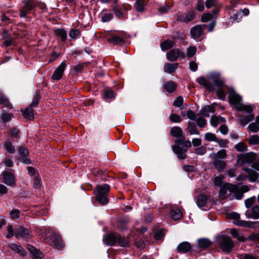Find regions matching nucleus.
I'll return each mask as SVG.
<instances>
[{
  "instance_id": "052dcab7",
  "label": "nucleus",
  "mask_w": 259,
  "mask_h": 259,
  "mask_svg": "<svg viewBox=\"0 0 259 259\" xmlns=\"http://www.w3.org/2000/svg\"><path fill=\"white\" fill-rule=\"evenodd\" d=\"M113 14L111 13H106L102 17V21L103 22H107L112 19Z\"/></svg>"
},
{
  "instance_id": "0e129e2a",
  "label": "nucleus",
  "mask_w": 259,
  "mask_h": 259,
  "mask_svg": "<svg viewBox=\"0 0 259 259\" xmlns=\"http://www.w3.org/2000/svg\"><path fill=\"white\" fill-rule=\"evenodd\" d=\"M170 10V7L167 5L166 4H164L163 6H160L159 8V12L161 14H164L167 13Z\"/></svg>"
},
{
  "instance_id": "603ef678",
  "label": "nucleus",
  "mask_w": 259,
  "mask_h": 259,
  "mask_svg": "<svg viewBox=\"0 0 259 259\" xmlns=\"http://www.w3.org/2000/svg\"><path fill=\"white\" fill-rule=\"evenodd\" d=\"M20 212L17 209L12 210L10 212V217L12 219H18L20 217Z\"/></svg>"
},
{
  "instance_id": "a211bd4d",
  "label": "nucleus",
  "mask_w": 259,
  "mask_h": 259,
  "mask_svg": "<svg viewBox=\"0 0 259 259\" xmlns=\"http://www.w3.org/2000/svg\"><path fill=\"white\" fill-rule=\"evenodd\" d=\"M3 181L8 186H12L15 183L14 175L9 171H5L3 173Z\"/></svg>"
},
{
  "instance_id": "79ce46f5",
  "label": "nucleus",
  "mask_w": 259,
  "mask_h": 259,
  "mask_svg": "<svg viewBox=\"0 0 259 259\" xmlns=\"http://www.w3.org/2000/svg\"><path fill=\"white\" fill-rule=\"evenodd\" d=\"M224 178V176L222 175L214 177L213 179L214 185L219 186L220 187V188H221V186H223V185H224L223 184V181Z\"/></svg>"
},
{
  "instance_id": "864d4df0",
  "label": "nucleus",
  "mask_w": 259,
  "mask_h": 259,
  "mask_svg": "<svg viewBox=\"0 0 259 259\" xmlns=\"http://www.w3.org/2000/svg\"><path fill=\"white\" fill-rule=\"evenodd\" d=\"M164 235V233L163 229L157 230L154 233V237L156 240L161 239Z\"/></svg>"
},
{
  "instance_id": "c756f323",
  "label": "nucleus",
  "mask_w": 259,
  "mask_h": 259,
  "mask_svg": "<svg viewBox=\"0 0 259 259\" xmlns=\"http://www.w3.org/2000/svg\"><path fill=\"white\" fill-rule=\"evenodd\" d=\"M213 165L218 171H222L226 166V163L222 160L219 159H212Z\"/></svg>"
},
{
  "instance_id": "f03ea898",
  "label": "nucleus",
  "mask_w": 259,
  "mask_h": 259,
  "mask_svg": "<svg viewBox=\"0 0 259 259\" xmlns=\"http://www.w3.org/2000/svg\"><path fill=\"white\" fill-rule=\"evenodd\" d=\"M248 191L246 186L238 187L230 183H225L221 186L219 191V197L222 200L236 199L240 200L243 196V193Z\"/></svg>"
},
{
  "instance_id": "4be33fe9",
  "label": "nucleus",
  "mask_w": 259,
  "mask_h": 259,
  "mask_svg": "<svg viewBox=\"0 0 259 259\" xmlns=\"http://www.w3.org/2000/svg\"><path fill=\"white\" fill-rule=\"evenodd\" d=\"M195 17V13L193 11H189L187 13L179 16V20L188 22L192 21Z\"/></svg>"
},
{
  "instance_id": "a878e982",
  "label": "nucleus",
  "mask_w": 259,
  "mask_h": 259,
  "mask_svg": "<svg viewBox=\"0 0 259 259\" xmlns=\"http://www.w3.org/2000/svg\"><path fill=\"white\" fill-rule=\"evenodd\" d=\"M9 247L15 251L17 253H18L21 256H25L26 254V252L25 250L22 248V247L16 244H10L9 245Z\"/></svg>"
},
{
  "instance_id": "7ed1b4c3",
  "label": "nucleus",
  "mask_w": 259,
  "mask_h": 259,
  "mask_svg": "<svg viewBox=\"0 0 259 259\" xmlns=\"http://www.w3.org/2000/svg\"><path fill=\"white\" fill-rule=\"evenodd\" d=\"M103 241L110 246L116 244L121 247H126L128 245L127 240L116 234L107 235L104 237Z\"/></svg>"
},
{
  "instance_id": "423d86ee",
  "label": "nucleus",
  "mask_w": 259,
  "mask_h": 259,
  "mask_svg": "<svg viewBox=\"0 0 259 259\" xmlns=\"http://www.w3.org/2000/svg\"><path fill=\"white\" fill-rule=\"evenodd\" d=\"M24 6L20 9V16L25 18L27 14L36 6V3L33 0H27L24 2Z\"/></svg>"
},
{
  "instance_id": "e433bc0d",
  "label": "nucleus",
  "mask_w": 259,
  "mask_h": 259,
  "mask_svg": "<svg viewBox=\"0 0 259 259\" xmlns=\"http://www.w3.org/2000/svg\"><path fill=\"white\" fill-rule=\"evenodd\" d=\"M145 2L144 0H137L134 7L136 11L138 12H142L144 10Z\"/></svg>"
},
{
  "instance_id": "f3484780",
  "label": "nucleus",
  "mask_w": 259,
  "mask_h": 259,
  "mask_svg": "<svg viewBox=\"0 0 259 259\" xmlns=\"http://www.w3.org/2000/svg\"><path fill=\"white\" fill-rule=\"evenodd\" d=\"M29 231L23 227H19L15 230V236L16 238H28L29 236Z\"/></svg>"
},
{
  "instance_id": "f704fd0d",
  "label": "nucleus",
  "mask_w": 259,
  "mask_h": 259,
  "mask_svg": "<svg viewBox=\"0 0 259 259\" xmlns=\"http://www.w3.org/2000/svg\"><path fill=\"white\" fill-rule=\"evenodd\" d=\"M54 245L58 249H61L64 246V244L62 242L61 237L60 235H57L55 236L54 239Z\"/></svg>"
},
{
  "instance_id": "f8f14e48",
  "label": "nucleus",
  "mask_w": 259,
  "mask_h": 259,
  "mask_svg": "<svg viewBox=\"0 0 259 259\" xmlns=\"http://www.w3.org/2000/svg\"><path fill=\"white\" fill-rule=\"evenodd\" d=\"M170 133L172 136L179 138V140L176 141L177 144L181 145L182 142L184 141L185 138L182 136V130L180 127H173L171 129Z\"/></svg>"
},
{
  "instance_id": "e2e57ef3",
  "label": "nucleus",
  "mask_w": 259,
  "mask_h": 259,
  "mask_svg": "<svg viewBox=\"0 0 259 259\" xmlns=\"http://www.w3.org/2000/svg\"><path fill=\"white\" fill-rule=\"evenodd\" d=\"M196 122L198 126L200 127H203L206 125V121L205 119L202 117H198L196 119Z\"/></svg>"
},
{
  "instance_id": "72a5a7b5",
  "label": "nucleus",
  "mask_w": 259,
  "mask_h": 259,
  "mask_svg": "<svg viewBox=\"0 0 259 259\" xmlns=\"http://www.w3.org/2000/svg\"><path fill=\"white\" fill-rule=\"evenodd\" d=\"M175 42L174 41L170 39H167L160 45V47L163 51H166L171 48L174 46Z\"/></svg>"
},
{
  "instance_id": "20e7f679",
  "label": "nucleus",
  "mask_w": 259,
  "mask_h": 259,
  "mask_svg": "<svg viewBox=\"0 0 259 259\" xmlns=\"http://www.w3.org/2000/svg\"><path fill=\"white\" fill-rule=\"evenodd\" d=\"M110 187L107 184L99 185L97 187V192L96 199L101 204L104 205L108 203L107 194L109 191Z\"/></svg>"
},
{
  "instance_id": "5fc2aeb1",
  "label": "nucleus",
  "mask_w": 259,
  "mask_h": 259,
  "mask_svg": "<svg viewBox=\"0 0 259 259\" xmlns=\"http://www.w3.org/2000/svg\"><path fill=\"white\" fill-rule=\"evenodd\" d=\"M12 116V114L4 113L2 114L1 119L4 122H8L11 119Z\"/></svg>"
},
{
  "instance_id": "a18cd8bd",
  "label": "nucleus",
  "mask_w": 259,
  "mask_h": 259,
  "mask_svg": "<svg viewBox=\"0 0 259 259\" xmlns=\"http://www.w3.org/2000/svg\"><path fill=\"white\" fill-rule=\"evenodd\" d=\"M248 129L249 132L257 133L259 130V125L256 122H252L249 124Z\"/></svg>"
},
{
  "instance_id": "0eeeda50",
  "label": "nucleus",
  "mask_w": 259,
  "mask_h": 259,
  "mask_svg": "<svg viewBox=\"0 0 259 259\" xmlns=\"http://www.w3.org/2000/svg\"><path fill=\"white\" fill-rule=\"evenodd\" d=\"M243 170L247 172L248 174V176L245 175H240L239 176L237 180L238 181H244L248 178L249 181L251 182H255L258 177V174L255 172L254 170L249 168H243Z\"/></svg>"
},
{
  "instance_id": "ddd939ff",
  "label": "nucleus",
  "mask_w": 259,
  "mask_h": 259,
  "mask_svg": "<svg viewBox=\"0 0 259 259\" xmlns=\"http://www.w3.org/2000/svg\"><path fill=\"white\" fill-rule=\"evenodd\" d=\"M66 65L65 61H63L60 65L55 70L52 76V78L54 80H59L62 76Z\"/></svg>"
},
{
  "instance_id": "9b49d317",
  "label": "nucleus",
  "mask_w": 259,
  "mask_h": 259,
  "mask_svg": "<svg viewBox=\"0 0 259 259\" xmlns=\"http://www.w3.org/2000/svg\"><path fill=\"white\" fill-rule=\"evenodd\" d=\"M209 79L212 80L214 85L219 88L224 85V81L220 78V74L218 72H212L207 74Z\"/></svg>"
},
{
  "instance_id": "5701e85b",
  "label": "nucleus",
  "mask_w": 259,
  "mask_h": 259,
  "mask_svg": "<svg viewBox=\"0 0 259 259\" xmlns=\"http://www.w3.org/2000/svg\"><path fill=\"white\" fill-rule=\"evenodd\" d=\"M27 248L31 252L34 258L39 259L43 257L44 255L40 251L36 249L34 247L31 245H28Z\"/></svg>"
},
{
  "instance_id": "bb28decb",
  "label": "nucleus",
  "mask_w": 259,
  "mask_h": 259,
  "mask_svg": "<svg viewBox=\"0 0 259 259\" xmlns=\"http://www.w3.org/2000/svg\"><path fill=\"white\" fill-rule=\"evenodd\" d=\"M178 251L183 253H186L189 251L191 248V244L187 242H184L180 243L178 247Z\"/></svg>"
},
{
  "instance_id": "8fccbe9b",
  "label": "nucleus",
  "mask_w": 259,
  "mask_h": 259,
  "mask_svg": "<svg viewBox=\"0 0 259 259\" xmlns=\"http://www.w3.org/2000/svg\"><path fill=\"white\" fill-rule=\"evenodd\" d=\"M248 142L252 145L259 144V137L257 135H253L248 139Z\"/></svg>"
},
{
  "instance_id": "412c9836",
  "label": "nucleus",
  "mask_w": 259,
  "mask_h": 259,
  "mask_svg": "<svg viewBox=\"0 0 259 259\" xmlns=\"http://www.w3.org/2000/svg\"><path fill=\"white\" fill-rule=\"evenodd\" d=\"M203 33L202 26L197 25L193 27L191 30L192 37L194 38L199 37Z\"/></svg>"
},
{
  "instance_id": "13d9d810",
  "label": "nucleus",
  "mask_w": 259,
  "mask_h": 259,
  "mask_svg": "<svg viewBox=\"0 0 259 259\" xmlns=\"http://www.w3.org/2000/svg\"><path fill=\"white\" fill-rule=\"evenodd\" d=\"M215 142L218 143L221 147H226L229 143L227 140H224L221 139H217Z\"/></svg>"
},
{
  "instance_id": "2f4dec72",
  "label": "nucleus",
  "mask_w": 259,
  "mask_h": 259,
  "mask_svg": "<svg viewBox=\"0 0 259 259\" xmlns=\"http://www.w3.org/2000/svg\"><path fill=\"white\" fill-rule=\"evenodd\" d=\"M55 34L61 39V40L64 41L67 39V32L63 29H57L54 30Z\"/></svg>"
},
{
  "instance_id": "dca6fc26",
  "label": "nucleus",
  "mask_w": 259,
  "mask_h": 259,
  "mask_svg": "<svg viewBox=\"0 0 259 259\" xmlns=\"http://www.w3.org/2000/svg\"><path fill=\"white\" fill-rule=\"evenodd\" d=\"M197 82L201 85L203 86L207 90L212 91L214 89L213 84L204 77H200L197 78Z\"/></svg>"
},
{
  "instance_id": "09e8293b",
  "label": "nucleus",
  "mask_w": 259,
  "mask_h": 259,
  "mask_svg": "<svg viewBox=\"0 0 259 259\" xmlns=\"http://www.w3.org/2000/svg\"><path fill=\"white\" fill-rule=\"evenodd\" d=\"M235 148L238 151L243 152V151H245L247 150V146L244 143L240 142V143L237 144L235 146Z\"/></svg>"
},
{
  "instance_id": "ea45409f",
  "label": "nucleus",
  "mask_w": 259,
  "mask_h": 259,
  "mask_svg": "<svg viewBox=\"0 0 259 259\" xmlns=\"http://www.w3.org/2000/svg\"><path fill=\"white\" fill-rule=\"evenodd\" d=\"M33 112L31 107H27L23 110L22 114L26 118L31 119L33 117Z\"/></svg>"
},
{
  "instance_id": "4468645a",
  "label": "nucleus",
  "mask_w": 259,
  "mask_h": 259,
  "mask_svg": "<svg viewBox=\"0 0 259 259\" xmlns=\"http://www.w3.org/2000/svg\"><path fill=\"white\" fill-rule=\"evenodd\" d=\"M245 214L248 218L252 219H258L259 206L257 205L253 206L246 211Z\"/></svg>"
},
{
  "instance_id": "6e6d98bb",
  "label": "nucleus",
  "mask_w": 259,
  "mask_h": 259,
  "mask_svg": "<svg viewBox=\"0 0 259 259\" xmlns=\"http://www.w3.org/2000/svg\"><path fill=\"white\" fill-rule=\"evenodd\" d=\"M0 104H3L5 107L7 108H11L12 105L7 100L6 98L4 96L0 97Z\"/></svg>"
},
{
  "instance_id": "69168bd1",
  "label": "nucleus",
  "mask_w": 259,
  "mask_h": 259,
  "mask_svg": "<svg viewBox=\"0 0 259 259\" xmlns=\"http://www.w3.org/2000/svg\"><path fill=\"white\" fill-rule=\"evenodd\" d=\"M195 153L202 155L204 154L206 152V150L205 147L201 146L197 148L195 150Z\"/></svg>"
},
{
  "instance_id": "4d7b16f0",
  "label": "nucleus",
  "mask_w": 259,
  "mask_h": 259,
  "mask_svg": "<svg viewBox=\"0 0 259 259\" xmlns=\"http://www.w3.org/2000/svg\"><path fill=\"white\" fill-rule=\"evenodd\" d=\"M184 102L183 98L180 96L178 97L174 102V105L176 107H181Z\"/></svg>"
},
{
  "instance_id": "9d476101",
  "label": "nucleus",
  "mask_w": 259,
  "mask_h": 259,
  "mask_svg": "<svg viewBox=\"0 0 259 259\" xmlns=\"http://www.w3.org/2000/svg\"><path fill=\"white\" fill-rule=\"evenodd\" d=\"M228 217L234 220L233 223L239 226L247 227L248 226V222L240 220V214L236 212H232L228 215Z\"/></svg>"
},
{
  "instance_id": "7c9ffc66",
  "label": "nucleus",
  "mask_w": 259,
  "mask_h": 259,
  "mask_svg": "<svg viewBox=\"0 0 259 259\" xmlns=\"http://www.w3.org/2000/svg\"><path fill=\"white\" fill-rule=\"evenodd\" d=\"M178 65V63H167L164 66V70L168 73H172L177 69Z\"/></svg>"
},
{
  "instance_id": "393cba45",
  "label": "nucleus",
  "mask_w": 259,
  "mask_h": 259,
  "mask_svg": "<svg viewBox=\"0 0 259 259\" xmlns=\"http://www.w3.org/2000/svg\"><path fill=\"white\" fill-rule=\"evenodd\" d=\"M227 155L226 151L222 149L217 153H212L209 155V157L211 159H224Z\"/></svg>"
},
{
  "instance_id": "c03bdc74",
  "label": "nucleus",
  "mask_w": 259,
  "mask_h": 259,
  "mask_svg": "<svg viewBox=\"0 0 259 259\" xmlns=\"http://www.w3.org/2000/svg\"><path fill=\"white\" fill-rule=\"evenodd\" d=\"M104 98L107 100L113 99L115 98V94L111 90L108 89L104 91Z\"/></svg>"
},
{
  "instance_id": "37998d69",
  "label": "nucleus",
  "mask_w": 259,
  "mask_h": 259,
  "mask_svg": "<svg viewBox=\"0 0 259 259\" xmlns=\"http://www.w3.org/2000/svg\"><path fill=\"white\" fill-rule=\"evenodd\" d=\"M176 84L174 82L170 81L164 85L165 90L168 93H172L176 90Z\"/></svg>"
},
{
  "instance_id": "1a4fd4ad",
  "label": "nucleus",
  "mask_w": 259,
  "mask_h": 259,
  "mask_svg": "<svg viewBox=\"0 0 259 259\" xmlns=\"http://www.w3.org/2000/svg\"><path fill=\"white\" fill-rule=\"evenodd\" d=\"M179 57L183 59L185 57V54L178 49H173L166 54L167 59L171 62L177 60Z\"/></svg>"
},
{
  "instance_id": "de8ad7c7",
  "label": "nucleus",
  "mask_w": 259,
  "mask_h": 259,
  "mask_svg": "<svg viewBox=\"0 0 259 259\" xmlns=\"http://www.w3.org/2000/svg\"><path fill=\"white\" fill-rule=\"evenodd\" d=\"M217 137L216 136L211 133H207L204 135V139L206 141H214L217 140Z\"/></svg>"
},
{
  "instance_id": "2eb2a0df",
  "label": "nucleus",
  "mask_w": 259,
  "mask_h": 259,
  "mask_svg": "<svg viewBox=\"0 0 259 259\" xmlns=\"http://www.w3.org/2000/svg\"><path fill=\"white\" fill-rule=\"evenodd\" d=\"M207 199L208 196L207 195L203 194L199 195L196 200L197 206L202 210H207L208 209L207 207L206 208L203 207L206 206Z\"/></svg>"
},
{
  "instance_id": "c9c22d12",
  "label": "nucleus",
  "mask_w": 259,
  "mask_h": 259,
  "mask_svg": "<svg viewBox=\"0 0 259 259\" xmlns=\"http://www.w3.org/2000/svg\"><path fill=\"white\" fill-rule=\"evenodd\" d=\"M171 218L174 220H179L182 217V213L179 209H172L170 211Z\"/></svg>"
},
{
  "instance_id": "774afa93",
  "label": "nucleus",
  "mask_w": 259,
  "mask_h": 259,
  "mask_svg": "<svg viewBox=\"0 0 259 259\" xmlns=\"http://www.w3.org/2000/svg\"><path fill=\"white\" fill-rule=\"evenodd\" d=\"M239 257L240 259H257L256 257L250 254H239Z\"/></svg>"
},
{
  "instance_id": "6e6552de",
  "label": "nucleus",
  "mask_w": 259,
  "mask_h": 259,
  "mask_svg": "<svg viewBox=\"0 0 259 259\" xmlns=\"http://www.w3.org/2000/svg\"><path fill=\"white\" fill-rule=\"evenodd\" d=\"M256 155L253 153H248L241 155L238 159V163L243 165L247 163H252L255 160Z\"/></svg>"
},
{
  "instance_id": "c85d7f7f",
  "label": "nucleus",
  "mask_w": 259,
  "mask_h": 259,
  "mask_svg": "<svg viewBox=\"0 0 259 259\" xmlns=\"http://www.w3.org/2000/svg\"><path fill=\"white\" fill-rule=\"evenodd\" d=\"M214 112V109L213 107L210 106H205L200 110V114L202 116L208 117L210 113Z\"/></svg>"
},
{
  "instance_id": "b1692460",
  "label": "nucleus",
  "mask_w": 259,
  "mask_h": 259,
  "mask_svg": "<svg viewBox=\"0 0 259 259\" xmlns=\"http://www.w3.org/2000/svg\"><path fill=\"white\" fill-rule=\"evenodd\" d=\"M3 148L7 152L11 154L14 153L15 151L14 146L9 140H7L4 142Z\"/></svg>"
},
{
  "instance_id": "aec40b11",
  "label": "nucleus",
  "mask_w": 259,
  "mask_h": 259,
  "mask_svg": "<svg viewBox=\"0 0 259 259\" xmlns=\"http://www.w3.org/2000/svg\"><path fill=\"white\" fill-rule=\"evenodd\" d=\"M172 150L179 159L184 160L186 158L187 149H182L180 146L175 145L173 146Z\"/></svg>"
},
{
  "instance_id": "338daca9",
  "label": "nucleus",
  "mask_w": 259,
  "mask_h": 259,
  "mask_svg": "<svg viewBox=\"0 0 259 259\" xmlns=\"http://www.w3.org/2000/svg\"><path fill=\"white\" fill-rule=\"evenodd\" d=\"M217 94L218 98L221 100H224L226 97V95L225 92L221 89V88H219L217 91Z\"/></svg>"
},
{
  "instance_id": "39448f33",
  "label": "nucleus",
  "mask_w": 259,
  "mask_h": 259,
  "mask_svg": "<svg viewBox=\"0 0 259 259\" xmlns=\"http://www.w3.org/2000/svg\"><path fill=\"white\" fill-rule=\"evenodd\" d=\"M217 242L222 251L226 253L230 252L234 246V243L231 239L225 235L219 236Z\"/></svg>"
},
{
  "instance_id": "f257e3e1",
  "label": "nucleus",
  "mask_w": 259,
  "mask_h": 259,
  "mask_svg": "<svg viewBox=\"0 0 259 259\" xmlns=\"http://www.w3.org/2000/svg\"><path fill=\"white\" fill-rule=\"evenodd\" d=\"M228 94L229 95V100L230 103L235 105V108L240 111L246 112L249 114L246 116H240L239 121L243 126H245L254 119V116L251 114L253 111L252 107L250 105H245L241 103L242 98L237 94L234 90L232 88L228 89Z\"/></svg>"
},
{
  "instance_id": "473e14b6",
  "label": "nucleus",
  "mask_w": 259,
  "mask_h": 259,
  "mask_svg": "<svg viewBox=\"0 0 259 259\" xmlns=\"http://www.w3.org/2000/svg\"><path fill=\"white\" fill-rule=\"evenodd\" d=\"M187 130L191 135H198L199 132L194 122H189Z\"/></svg>"
},
{
  "instance_id": "4c0bfd02",
  "label": "nucleus",
  "mask_w": 259,
  "mask_h": 259,
  "mask_svg": "<svg viewBox=\"0 0 259 259\" xmlns=\"http://www.w3.org/2000/svg\"><path fill=\"white\" fill-rule=\"evenodd\" d=\"M108 41L114 45H121L123 42L122 38L114 35L108 39Z\"/></svg>"
},
{
  "instance_id": "bf43d9fd",
  "label": "nucleus",
  "mask_w": 259,
  "mask_h": 259,
  "mask_svg": "<svg viewBox=\"0 0 259 259\" xmlns=\"http://www.w3.org/2000/svg\"><path fill=\"white\" fill-rule=\"evenodd\" d=\"M7 234L6 235V237L7 238H10L12 237L14 234V231H13V228L12 225H9L7 227Z\"/></svg>"
},
{
  "instance_id": "58836bf2",
  "label": "nucleus",
  "mask_w": 259,
  "mask_h": 259,
  "mask_svg": "<svg viewBox=\"0 0 259 259\" xmlns=\"http://www.w3.org/2000/svg\"><path fill=\"white\" fill-rule=\"evenodd\" d=\"M218 12V10H215L213 12V13H206L202 15L201 17V21L203 22H207L212 20L213 18V16L216 15Z\"/></svg>"
},
{
  "instance_id": "cd10ccee",
  "label": "nucleus",
  "mask_w": 259,
  "mask_h": 259,
  "mask_svg": "<svg viewBox=\"0 0 259 259\" xmlns=\"http://www.w3.org/2000/svg\"><path fill=\"white\" fill-rule=\"evenodd\" d=\"M226 122V119L221 116H213L210 119L211 125L213 127H217L220 123Z\"/></svg>"
},
{
  "instance_id": "3c124183",
  "label": "nucleus",
  "mask_w": 259,
  "mask_h": 259,
  "mask_svg": "<svg viewBox=\"0 0 259 259\" xmlns=\"http://www.w3.org/2000/svg\"><path fill=\"white\" fill-rule=\"evenodd\" d=\"M170 120L175 123L180 122L182 121L181 117L176 114L171 113L169 116Z\"/></svg>"
},
{
  "instance_id": "6ab92c4d",
  "label": "nucleus",
  "mask_w": 259,
  "mask_h": 259,
  "mask_svg": "<svg viewBox=\"0 0 259 259\" xmlns=\"http://www.w3.org/2000/svg\"><path fill=\"white\" fill-rule=\"evenodd\" d=\"M19 159L22 162L25 164H29L30 160L27 158L28 155V152L25 147H20L19 150Z\"/></svg>"
},
{
  "instance_id": "680f3d73",
  "label": "nucleus",
  "mask_w": 259,
  "mask_h": 259,
  "mask_svg": "<svg viewBox=\"0 0 259 259\" xmlns=\"http://www.w3.org/2000/svg\"><path fill=\"white\" fill-rule=\"evenodd\" d=\"M255 200V197H252L247 199L245 201V206L247 208H249L254 203Z\"/></svg>"
},
{
  "instance_id": "49530a36",
  "label": "nucleus",
  "mask_w": 259,
  "mask_h": 259,
  "mask_svg": "<svg viewBox=\"0 0 259 259\" xmlns=\"http://www.w3.org/2000/svg\"><path fill=\"white\" fill-rule=\"evenodd\" d=\"M196 53V48L194 46H190L187 49V57H193Z\"/></svg>"
},
{
  "instance_id": "a19ab883",
  "label": "nucleus",
  "mask_w": 259,
  "mask_h": 259,
  "mask_svg": "<svg viewBox=\"0 0 259 259\" xmlns=\"http://www.w3.org/2000/svg\"><path fill=\"white\" fill-rule=\"evenodd\" d=\"M198 243L199 246L201 248H206L211 245L210 241L205 238L199 239Z\"/></svg>"
}]
</instances>
